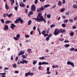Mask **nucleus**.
Instances as JSON below:
<instances>
[{
	"instance_id": "nucleus-1",
	"label": "nucleus",
	"mask_w": 77,
	"mask_h": 77,
	"mask_svg": "<svg viewBox=\"0 0 77 77\" xmlns=\"http://www.w3.org/2000/svg\"><path fill=\"white\" fill-rule=\"evenodd\" d=\"M33 20H35L36 21L38 22H41L42 21H44V23H46V20L45 18H44L43 16H42V13H40L38 14L37 18H33Z\"/></svg>"
},
{
	"instance_id": "nucleus-2",
	"label": "nucleus",
	"mask_w": 77,
	"mask_h": 77,
	"mask_svg": "<svg viewBox=\"0 0 77 77\" xmlns=\"http://www.w3.org/2000/svg\"><path fill=\"white\" fill-rule=\"evenodd\" d=\"M66 33V30L64 29H61V30H59L58 29H55L54 34L55 36L58 35L60 33Z\"/></svg>"
},
{
	"instance_id": "nucleus-3",
	"label": "nucleus",
	"mask_w": 77,
	"mask_h": 77,
	"mask_svg": "<svg viewBox=\"0 0 77 77\" xmlns=\"http://www.w3.org/2000/svg\"><path fill=\"white\" fill-rule=\"evenodd\" d=\"M22 61H20V62H17V64L18 65H20V63H22V64L26 63V64H27L29 63V61H28L23 59H22Z\"/></svg>"
},
{
	"instance_id": "nucleus-4",
	"label": "nucleus",
	"mask_w": 77,
	"mask_h": 77,
	"mask_svg": "<svg viewBox=\"0 0 77 77\" xmlns=\"http://www.w3.org/2000/svg\"><path fill=\"white\" fill-rule=\"evenodd\" d=\"M31 10L33 12H35L36 10V7L34 5H32L31 7Z\"/></svg>"
},
{
	"instance_id": "nucleus-5",
	"label": "nucleus",
	"mask_w": 77,
	"mask_h": 77,
	"mask_svg": "<svg viewBox=\"0 0 77 77\" xmlns=\"http://www.w3.org/2000/svg\"><path fill=\"white\" fill-rule=\"evenodd\" d=\"M67 65H71L72 67H74V64L73 63L71 62V61H67Z\"/></svg>"
},
{
	"instance_id": "nucleus-6",
	"label": "nucleus",
	"mask_w": 77,
	"mask_h": 77,
	"mask_svg": "<svg viewBox=\"0 0 77 77\" xmlns=\"http://www.w3.org/2000/svg\"><path fill=\"white\" fill-rule=\"evenodd\" d=\"M16 27L17 26L14 25V23H12L11 24L10 27L11 29H12L13 30H14V27Z\"/></svg>"
},
{
	"instance_id": "nucleus-7",
	"label": "nucleus",
	"mask_w": 77,
	"mask_h": 77,
	"mask_svg": "<svg viewBox=\"0 0 77 77\" xmlns=\"http://www.w3.org/2000/svg\"><path fill=\"white\" fill-rule=\"evenodd\" d=\"M9 29L8 26L7 25H5L4 28V30H8Z\"/></svg>"
},
{
	"instance_id": "nucleus-8",
	"label": "nucleus",
	"mask_w": 77,
	"mask_h": 77,
	"mask_svg": "<svg viewBox=\"0 0 77 77\" xmlns=\"http://www.w3.org/2000/svg\"><path fill=\"white\" fill-rule=\"evenodd\" d=\"M23 54H24V51L23 52V51H20L19 53L18 56H21V55H22Z\"/></svg>"
},
{
	"instance_id": "nucleus-9",
	"label": "nucleus",
	"mask_w": 77,
	"mask_h": 77,
	"mask_svg": "<svg viewBox=\"0 0 77 77\" xmlns=\"http://www.w3.org/2000/svg\"><path fill=\"white\" fill-rule=\"evenodd\" d=\"M11 2V6H13L14 4L15 3V0H10Z\"/></svg>"
},
{
	"instance_id": "nucleus-10",
	"label": "nucleus",
	"mask_w": 77,
	"mask_h": 77,
	"mask_svg": "<svg viewBox=\"0 0 77 77\" xmlns=\"http://www.w3.org/2000/svg\"><path fill=\"white\" fill-rule=\"evenodd\" d=\"M33 12H32V11H30L28 14V16H30L31 15H33Z\"/></svg>"
},
{
	"instance_id": "nucleus-11",
	"label": "nucleus",
	"mask_w": 77,
	"mask_h": 77,
	"mask_svg": "<svg viewBox=\"0 0 77 77\" xmlns=\"http://www.w3.org/2000/svg\"><path fill=\"white\" fill-rule=\"evenodd\" d=\"M19 21L21 24H22V23H24V20H23V19H21V18L20 17H19Z\"/></svg>"
},
{
	"instance_id": "nucleus-12",
	"label": "nucleus",
	"mask_w": 77,
	"mask_h": 77,
	"mask_svg": "<svg viewBox=\"0 0 77 77\" xmlns=\"http://www.w3.org/2000/svg\"><path fill=\"white\" fill-rule=\"evenodd\" d=\"M20 7H24V4H23V2H21L20 4Z\"/></svg>"
},
{
	"instance_id": "nucleus-13",
	"label": "nucleus",
	"mask_w": 77,
	"mask_h": 77,
	"mask_svg": "<svg viewBox=\"0 0 77 77\" xmlns=\"http://www.w3.org/2000/svg\"><path fill=\"white\" fill-rule=\"evenodd\" d=\"M62 4V2H61L60 1H59L58 3V6H61Z\"/></svg>"
},
{
	"instance_id": "nucleus-14",
	"label": "nucleus",
	"mask_w": 77,
	"mask_h": 77,
	"mask_svg": "<svg viewBox=\"0 0 77 77\" xmlns=\"http://www.w3.org/2000/svg\"><path fill=\"white\" fill-rule=\"evenodd\" d=\"M19 17L18 19H17L15 21H14V23H19Z\"/></svg>"
},
{
	"instance_id": "nucleus-15",
	"label": "nucleus",
	"mask_w": 77,
	"mask_h": 77,
	"mask_svg": "<svg viewBox=\"0 0 77 77\" xmlns=\"http://www.w3.org/2000/svg\"><path fill=\"white\" fill-rule=\"evenodd\" d=\"M12 23V22L11 21H10L9 20H8L7 21H6L5 22V24H9V23Z\"/></svg>"
},
{
	"instance_id": "nucleus-16",
	"label": "nucleus",
	"mask_w": 77,
	"mask_h": 77,
	"mask_svg": "<svg viewBox=\"0 0 77 77\" xmlns=\"http://www.w3.org/2000/svg\"><path fill=\"white\" fill-rule=\"evenodd\" d=\"M65 8H62L61 10H60V12H64V11H65Z\"/></svg>"
},
{
	"instance_id": "nucleus-17",
	"label": "nucleus",
	"mask_w": 77,
	"mask_h": 77,
	"mask_svg": "<svg viewBox=\"0 0 77 77\" xmlns=\"http://www.w3.org/2000/svg\"><path fill=\"white\" fill-rule=\"evenodd\" d=\"M31 24H32V20H30L28 21V26H30Z\"/></svg>"
},
{
	"instance_id": "nucleus-18",
	"label": "nucleus",
	"mask_w": 77,
	"mask_h": 77,
	"mask_svg": "<svg viewBox=\"0 0 77 77\" xmlns=\"http://www.w3.org/2000/svg\"><path fill=\"white\" fill-rule=\"evenodd\" d=\"M52 68H59V66L56 65H54L53 66H52Z\"/></svg>"
},
{
	"instance_id": "nucleus-19",
	"label": "nucleus",
	"mask_w": 77,
	"mask_h": 77,
	"mask_svg": "<svg viewBox=\"0 0 77 77\" xmlns=\"http://www.w3.org/2000/svg\"><path fill=\"white\" fill-rule=\"evenodd\" d=\"M74 33L73 32H72L70 34V36H74Z\"/></svg>"
},
{
	"instance_id": "nucleus-20",
	"label": "nucleus",
	"mask_w": 77,
	"mask_h": 77,
	"mask_svg": "<svg viewBox=\"0 0 77 77\" xmlns=\"http://www.w3.org/2000/svg\"><path fill=\"white\" fill-rule=\"evenodd\" d=\"M5 8L6 9H9V6L7 5V4L6 3L5 5Z\"/></svg>"
},
{
	"instance_id": "nucleus-21",
	"label": "nucleus",
	"mask_w": 77,
	"mask_h": 77,
	"mask_svg": "<svg viewBox=\"0 0 77 77\" xmlns=\"http://www.w3.org/2000/svg\"><path fill=\"white\" fill-rule=\"evenodd\" d=\"M50 6V5L48 4H47L45 5L44 6V8H48V7H49Z\"/></svg>"
},
{
	"instance_id": "nucleus-22",
	"label": "nucleus",
	"mask_w": 77,
	"mask_h": 77,
	"mask_svg": "<svg viewBox=\"0 0 77 77\" xmlns=\"http://www.w3.org/2000/svg\"><path fill=\"white\" fill-rule=\"evenodd\" d=\"M42 34L43 35H44L45 33H46V31L45 30H43L42 31Z\"/></svg>"
},
{
	"instance_id": "nucleus-23",
	"label": "nucleus",
	"mask_w": 77,
	"mask_h": 77,
	"mask_svg": "<svg viewBox=\"0 0 77 77\" xmlns=\"http://www.w3.org/2000/svg\"><path fill=\"white\" fill-rule=\"evenodd\" d=\"M40 11H41V12H42V11H43V10H44V6H42V7L40 8Z\"/></svg>"
},
{
	"instance_id": "nucleus-24",
	"label": "nucleus",
	"mask_w": 77,
	"mask_h": 77,
	"mask_svg": "<svg viewBox=\"0 0 77 77\" xmlns=\"http://www.w3.org/2000/svg\"><path fill=\"white\" fill-rule=\"evenodd\" d=\"M73 8L75 9H77V5L75 4L74 5H73Z\"/></svg>"
},
{
	"instance_id": "nucleus-25",
	"label": "nucleus",
	"mask_w": 77,
	"mask_h": 77,
	"mask_svg": "<svg viewBox=\"0 0 77 77\" xmlns=\"http://www.w3.org/2000/svg\"><path fill=\"white\" fill-rule=\"evenodd\" d=\"M69 46H70V45H69L68 44L65 45V47L66 48H68V47H69Z\"/></svg>"
},
{
	"instance_id": "nucleus-26",
	"label": "nucleus",
	"mask_w": 77,
	"mask_h": 77,
	"mask_svg": "<svg viewBox=\"0 0 77 77\" xmlns=\"http://www.w3.org/2000/svg\"><path fill=\"white\" fill-rule=\"evenodd\" d=\"M44 65V62H43L42 63L41 62H39L38 63V65Z\"/></svg>"
},
{
	"instance_id": "nucleus-27",
	"label": "nucleus",
	"mask_w": 77,
	"mask_h": 77,
	"mask_svg": "<svg viewBox=\"0 0 77 77\" xmlns=\"http://www.w3.org/2000/svg\"><path fill=\"white\" fill-rule=\"evenodd\" d=\"M13 68H17V64L15 63L13 65Z\"/></svg>"
},
{
	"instance_id": "nucleus-28",
	"label": "nucleus",
	"mask_w": 77,
	"mask_h": 77,
	"mask_svg": "<svg viewBox=\"0 0 77 77\" xmlns=\"http://www.w3.org/2000/svg\"><path fill=\"white\" fill-rule=\"evenodd\" d=\"M55 26H56V25L54 24H52L50 26V27L51 28H53V27H55Z\"/></svg>"
},
{
	"instance_id": "nucleus-29",
	"label": "nucleus",
	"mask_w": 77,
	"mask_h": 77,
	"mask_svg": "<svg viewBox=\"0 0 77 77\" xmlns=\"http://www.w3.org/2000/svg\"><path fill=\"white\" fill-rule=\"evenodd\" d=\"M37 63V61H36V60H35L33 61V65H35Z\"/></svg>"
},
{
	"instance_id": "nucleus-30",
	"label": "nucleus",
	"mask_w": 77,
	"mask_h": 77,
	"mask_svg": "<svg viewBox=\"0 0 77 77\" xmlns=\"http://www.w3.org/2000/svg\"><path fill=\"white\" fill-rule=\"evenodd\" d=\"M47 18H51V15L48 14L47 15Z\"/></svg>"
},
{
	"instance_id": "nucleus-31",
	"label": "nucleus",
	"mask_w": 77,
	"mask_h": 77,
	"mask_svg": "<svg viewBox=\"0 0 77 77\" xmlns=\"http://www.w3.org/2000/svg\"><path fill=\"white\" fill-rule=\"evenodd\" d=\"M12 14H7V16H8V17H11V16H12Z\"/></svg>"
},
{
	"instance_id": "nucleus-32",
	"label": "nucleus",
	"mask_w": 77,
	"mask_h": 77,
	"mask_svg": "<svg viewBox=\"0 0 77 77\" xmlns=\"http://www.w3.org/2000/svg\"><path fill=\"white\" fill-rule=\"evenodd\" d=\"M39 59H40V60H43V59H44V60L45 59V58L44 57H40Z\"/></svg>"
},
{
	"instance_id": "nucleus-33",
	"label": "nucleus",
	"mask_w": 77,
	"mask_h": 77,
	"mask_svg": "<svg viewBox=\"0 0 77 77\" xmlns=\"http://www.w3.org/2000/svg\"><path fill=\"white\" fill-rule=\"evenodd\" d=\"M1 21L2 23H3L4 24V23H5V20L3 19H1Z\"/></svg>"
},
{
	"instance_id": "nucleus-34",
	"label": "nucleus",
	"mask_w": 77,
	"mask_h": 77,
	"mask_svg": "<svg viewBox=\"0 0 77 77\" xmlns=\"http://www.w3.org/2000/svg\"><path fill=\"white\" fill-rule=\"evenodd\" d=\"M22 58L23 59H26V58H27V57H26L24 55H22Z\"/></svg>"
},
{
	"instance_id": "nucleus-35",
	"label": "nucleus",
	"mask_w": 77,
	"mask_h": 77,
	"mask_svg": "<svg viewBox=\"0 0 77 77\" xmlns=\"http://www.w3.org/2000/svg\"><path fill=\"white\" fill-rule=\"evenodd\" d=\"M37 12H41V10L40 9V8H38L37 9Z\"/></svg>"
},
{
	"instance_id": "nucleus-36",
	"label": "nucleus",
	"mask_w": 77,
	"mask_h": 77,
	"mask_svg": "<svg viewBox=\"0 0 77 77\" xmlns=\"http://www.w3.org/2000/svg\"><path fill=\"white\" fill-rule=\"evenodd\" d=\"M49 39H50V38L48 37L46 38V40L47 41H49Z\"/></svg>"
},
{
	"instance_id": "nucleus-37",
	"label": "nucleus",
	"mask_w": 77,
	"mask_h": 77,
	"mask_svg": "<svg viewBox=\"0 0 77 77\" xmlns=\"http://www.w3.org/2000/svg\"><path fill=\"white\" fill-rule=\"evenodd\" d=\"M29 75H31V76L32 75H33V73H31L30 72H29Z\"/></svg>"
},
{
	"instance_id": "nucleus-38",
	"label": "nucleus",
	"mask_w": 77,
	"mask_h": 77,
	"mask_svg": "<svg viewBox=\"0 0 77 77\" xmlns=\"http://www.w3.org/2000/svg\"><path fill=\"white\" fill-rule=\"evenodd\" d=\"M69 21H70V23H73V22H74V20L72 19H70Z\"/></svg>"
},
{
	"instance_id": "nucleus-39",
	"label": "nucleus",
	"mask_w": 77,
	"mask_h": 77,
	"mask_svg": "<svg viewBox=\"0 0 77 77\" xmlns=\"http://www.w3.org/2000/svg\"><path fill=\"white\" fill-rule=\"evenodd\" d=\"M29 74H30V73L29 72H28L26 73L25 75L26 76H28L29 75Z\"/></svg>"
},
{
	"instance_id": "nucleus-40",
	"label": "nucleus",
	"mask_w": 77,
	"mask_h": 77,
	"mask_svg": "<svg viewBox=\"0 0 77 77\" xmlns=\"http://www.w3.org/2000/svg\"><path fill=\"white\" fill-rule=\"evenodd\" d=\"M48 63L43 62V65H48Z\"/></svg>"
},
{
	"instance_id": "nucleus-41",
	"label": "nucleus",
	"mask_w": 77,
	"mask_h": 77,
	"mask_svg": "<svg viewBox=\"0 0 77 77\" xmlns=\"http://www.w3.org/2000/svg\"><path fill=\"white\" fill-rule=\"evenodd\" d=\"M25 13L26 14H27V13H28V9H25Z\"/></svg>"
},
{
	"instance_id": "nucleus-42",
	"label": "nucleus",
	"mask_w": 77,
	"mask_h": 77,
	"mask_svg": "<svg viewBox=\"0 0 77 77\" xmlns=\"http://www.w3.org/2000/svg\"><path fill=\"white\" fill-rule=\"evenodd\" d=\"M64 23H68V20L67 19H66L64 21Z\"/></svg>"
},
{
	"instance_id": "nucleus-43",
	"label": "nucleus",
	"mask_w": 77,
	"mask_h": 77,
	"mask_svg": "<svg viewBox=\"0 0 77 77\" xmlns=\"http://www.w3.org/2000/svg\"><path fill=\"white\" fill-rule=\"evenodd\" d=\"M75 49L73 48H71L70 49V51H72V50H74Z\"/></svg>"
},
{
	"instance_id": "nucleus-44",
	"label": "nucleus",
	"mask_w": 77,
	"mask_h": 77,
	"mask_svg": "<svg viewBox=\"0 0 77 77\" xmlns=\"http://www.w3.org/2000/svg\"><path fill=\"white\" fill-rule=\"evenodd\" d=\"M25 38H30V36L29 35H26Z\"/></svg>"
},
{
	"instance_id": "nucleus-45",
	"label": "nucleus",
	"mask_w": 77,
	"mask_h": 77,
	"mask_svg": "<svg viewBox=\"0 0 77 77\" xmlns=\"http://www.w3.org/2000/svg\"><path fill=\"white\" fill-rule=\"evenodd\" d=\"M14 40H15L16 41H18V38L16 37H14Z\"/></svg>"
},
{
	"instance_id": "nucleus-46",
	"label": "nucleus",
	"mask_w": 77,
	"mask_h": 77,
	"mask_svg": "<svg viewBox=\"0 0 77 77\" xmlns=\"http://www.w3.org/2000/svg\"><path fill=\"white\" fill-rule=\"evenodd\" d=\"M6 16H7V14H6V13L4 14V15H3L4 17H6Z\"/></svg>"
},
{
	"instance_id": "nucleus-47",
	"label": "nucleus",
	"mask_w": 77,
	"mask_h": 77,
	"mask_svg": "<svg viewBox=\"0 0 77 77\" xmlns=\"http://www.w3.org/2000/svg\"><path fill=\"white\" fill-rule=\"evenodd\" d=\"M6 73H0V75H6Z\"/></svg>"
},
{
	"instance_id": "nucleus-48",
	"label": "nucleus",
	"mask_w": 77,
	"mask_h": 77,
	"mask_svg": "<svg viewBox=\"0 0 77 77\" xmlns=\"http://www.w3.org/2000/svg\"><path fill=\"white\" fill-rule=\"evenodd\" d=\"M14 9H15V10L16 11H18V7L16 6L15 8H14Z\"/></svg>"
},
{
	"instance_id": "nucleus-49",
	"label": "nucleus",
	"mask_w": 77,
	"mask_h": 77,
	"mask_svg": "<svg viewBox=\"0 0 77 77\" xmlns=\"http://www.w3.org/2000/svg\"><path fill=\"white\" fill-rule=\"evenodd\" d=\"M56 5H54V6L52 7L51 8H52V9H54V8H56Z\"/></svg>"
},
{
	"instance_id": "nucleus-50",
	"label": "nucleus",
	"mask_w": 77,
	"mask_h": 77,
	"mask_svg": "<svg viewBox=\"0 0 77 77\" xmlns=\"http://www.w3.org/2000/svg\"><path fill=\"white\" fill-rule=\"evenodd\" d=\"M11 60H12L14 59V56H11Z\"/></svg>"
},
{
	"instance_id": "nucleus-51",
	"label": "nucleus",
	"mask_w": 77,
	"mask_h": 77,
	"mask_svg": "<svg viewBox=\"0 0 77 77\" xmlns=\"http://www.w3.org/2000/svg\"><path fill=\"white\" fill-rule=\"evenodd\" d=\"M28 52H29V53H30V52H31V49H29L27 50Z\"/></svg>"
},
{
	"instance_id": "nucleus-52",
	"label": "nucleus",
	"mask_w": 77,
	"mask_h": 77,
	"mask_svg": "<svg viewBox=\"0 0 77 77\" xmlns=\"http://www.w3.org/2000/svg\"><path fill=\"white\" fill-rule=\"evenodd\" d=\"M62 26L63 27H65L66 26H65V23H63L62 24Z\"/></svg>"
},
{
	"instance_id": "nucleus-53",
	"label": "nucleus",
	"mask_w": 77,
	"mask_h": 77,
	"mask_svg": "<svg viewBox=\"0 0 77 77\" xmlns=\"http://www.w3.org/2000/svg\"><path fill=\"white\" fill-rule=\"evenodd\" d=\"M17 37V38H19L20 37V35L19 34H17L16 35Z\"/></svg>"
},
{
	"instance_id": "nucleus-54",
	"label": "nucleus",
	"mask_w": 77,
	"mask_h": 77,
	"mask_svg": "<svg viewBox=\"0 0 77 77\" xmlns=\"http://www.w3.org/2000/svg\"><path fill=\"white\" fill-rule=\"evenodd\" d=\"M47 74H51V72H50L47 71V72H46Z\"/></svg>"
},
{
	"instance_id": "nucleus-55",
	"label": "nucleus",
	"mask_w": 77,
	"mask_h": 77,
	"mask_svg": "<svg viewBox=\"0 0 77 77\" xmlns=\"http://www.w3.org/2000/svg\"><path fill=\"white\" fill-rule=\"evenodd\" d=\"M59 41H63L64 40V39L62 38V39H59Z\"/></svg>"
},
{
	"instance_id": "nucleus-56",
	"label": "nucleus",
	"mask_w": 77,
	"mask_h": 77,
	"mask_svg": "<svg viewBox=\"0 0 77 77\" xmlns=\"http://www.w3.org/2000/svg\"><path fill=\"white\" fill-rule=\"evenodd\" d=\"M51 36H52V34H50L49 35L48 37L49 38H50V37H51Z\"/></svg>"
},
{
	"instance_id": "nucleus-57",
	"label": "nucleus",
	"mask_w": 77,
	"mask_h": 77,
	"mask_svg": "<svg viewBox=\"0 0 77 77\" xmlns=\"http://www.w3.org/2000/svg\"><path fill=\"white\" fill-rule=\"evenodd\" d=\"M47 71H50V67H48L47 69Z\"/></svg>"
},
{
	"instance_id": "nucleus-58",
	"label": "nucleus",
	"mask_w": 77,
	"mask_h": 77,
	"mask_svg": "<svg viewBox=\"0 0 77 77\" xmlns=\"http://www.w3.org/2000/svg\"><path fill=\"white\" fill-rule=\"evenodd\" d=\"M35 4H37L38 3V0H35Z\"/></svg>"
},
{
	"instance_id": "nucleus-59",
	"label": "nucleus",
	"mask_w": 77,
	"mask_h": 77,
	"mask_svg": "<svg viewBox=\"0 0 77 77\" xmlns=\"http://www.w3.org/2000/svg\"><path fill=\"white\" fill-rule=\"evenodd\" d=\"M77 19V16L74 17V21H76Z\"/></svg>"
},
{
	"instance_id": "nucleus-60",
	"label": "nucleus",
	"mask_w": 77,
	"mask_h": 77,
	"mask_svg": "<svg viewBox=\"0 0 77 77\" xmlns=\"http://www.w3.org/2000/svg\"><path fill=\"white\" fill-rule=\"evenodd\" d=\"M48 34H45L44 35V37H46V36H48Z\"/></svg>"
},
{
	"instance_id": "nucleus-61",
	"label": "nucleus",
	"mask_w": 77,
	"mask_h": 77,
	"mask_svg": "<svg viewBox=\"0 0 77 77\" xmlns=\"http://www.w3.org/2000/svg\"><path fill=\"white\" fill-rule=\"evenodd\" d=\"M64 42H65V43H67L68 42H69V41H68V40H65L64 41Z\"/></svg>"
},
{
	"instance_id": "nucleus-62",
	"label": "nucleus",
	"mask_w": 77,
	"mask_h": 77,
	"mask_svg": "<svg viewBox=\"0 0 77 77\" xmlns=\"http://www.w3.org/2000/svg\"><path fill=\"white\" fill-rule=\"evenodd\" d=\"M66 15H69V12H68L66 13Z\"/></svg>"
},
{
	"instance_id": "nucleus-63",
	"label": "nucleus",
	"mask_w": 77,
	"mask_h": 77,
	"mask_svg": "<svg viewBox=\"0 0 77 77\" xmlns=\"http://www.w3.org/2000/svg\"><path fill=\"white\" fill-rule=\"evenodd\" d=\"M18 59V57H16V59L15 60V61H17V60Z\"/></svg>"
},
{
	"instance_id": "nucleus-64",
	"label": "nucleus",
	"mask_w": 77,
	"mask_h": 77,
	"mask_svg": "<svg viewBox=\"0 0 77 77\" xmlns=\"http://www.w3.org/2000/svg\"><path fill=\"white\" fill-rule=\"evenodd\" d=\"M62 17L63 18V19H65V16L63 15L62 16Z\"/></svg>"
}]
</instances>
